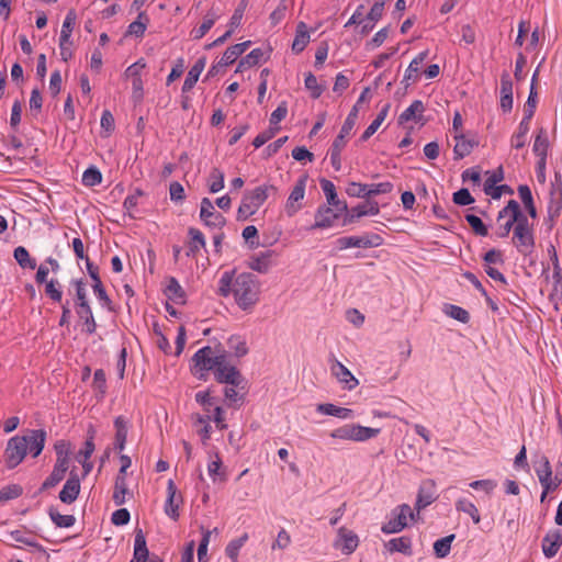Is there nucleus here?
I'll list each match as a JSON object with an SVG mask.
<instances>
[{
    "mask_svg": "<svg viewBox=\"0 0 562 562\" xmlns=\"http://www.w3.org/2000/svg\"><path fill=\"white\" fill-rule=\"evenodd\" d=\"M224 188V173L218 168L214 167L209 177V190L216 193Z\"/></svg>",
    "mask_w": 562,
    "mask_h": 562,
    "instance_id": "nucleus-48",
    "label": "nucleus"
},
{
    "mask_svg": "<svg viewBox=\"0 0 562 562\" xmlns=\"http://www.w3.org/2000/svg\"><path fill=\"white\" fill-rule=\"evenodd\" d=\"M272 251L261 252L259 256H252L248 261V267L259 273H266L270 267Z\"/></svg>",
    "mask_w": 562,
    "mask_h": 562,
    "instance_id": "nucleus-33",
    "label": "nucleus"
},
{
    "mask_svg": "<svg viewBox=\"0 0 562 562\" xmlns=\"http://www.w3.org/2000/svg\"><path fill=\"white\" fill-rule=\"evenodd\" d=\"M168 497L165 505V513L173 520L179 518V504L182 502L181 495L177 496V487L172 480L168 481Z\"/></svg>",
    "mask_w": 562,
    "mask_h": 562,
    "instance_id": "nucleus-17",
    "label": "nucleus"
},
{
    "mask_svg": "<svg viewBox=\"0 0 562 562\" xmlns=\"http://www.w3.org/2000/svg\"><path fill=\"white\" fill-rule=\"evenodd\" d=\"M75 23H76V13L74 10H70L64 20L59 40H63L64 42H69V40L71 37V33L74 31Z\"/></svg>",
    "mask_w": 562,
    "mask_h": 562,
    "instance_id": "nucleus-50",
    "label": "nucleus"
},
{
    "mask_svg": "<svg viewBox=\"0 0 562 562\" xmlns=\"http://www.w3.org/2000/svg\"><path fill=\"white\" fill-rule=\"evenodd\" d=\"M165 294L169 300L173 301L177 304L186 303V293L180 283L178 282V280L173 277H170L168 279V285L165 290Z\"/></svg>",
    "mask_w": 562,
    "mask_h": 562,
    "instance_id": "nucleus-28",
    "label": "nucleus"
},
{
    "mask_svg": "<svg viewBox=\"0 0 562 562\" xmlns=\"http://www.w3.org/2000/svg\"><path fill=\"white\" fill-rule=\"evenodd\" d=\"M536 76H537V71L535 72V75L532 77L530 92H529L527 102L525 103V106H524V117H522V120L528 121V122L531 121V119H532V116L535 114V111H536L537 102H538V100H537V91H536V88H535Z\"/></svg>",
    "mask_w": 562,
    "mask_h": 562,
    "instance_id": "nucleus-36",
    "label": "nucleus"
},
{
    "mask_svg": "<svg viewBox=\"0 0 562 562\" xmlns=\"http://www.w3.org/2000/svg\"><path fill=\"white\" fill-rule=\"evenodd\" d=\"M27 453V441L25 437L14 436L9 439L4 451L5 463L9 469L18 467Z\"/></svg>",
    "mask_w": 562,
    "mask_h": 562,
    "instance_id": "nucleus-3",
    "label": "nucleus"
},
{
    "mask_svg": "<svg viewBox=\"0 0 562 562\" xmlns=\"http://www.w3.org/2000/svg\"><path fill=\"white\" fill-rule=\"evenodd\" d=\"M188 234L190 236V241L188 245L189 249L187 251V256L194 257L200 248L205 247V239L202 232L194 227H190Z\"/></svg>",
    "mask_w": 562,
    "mask_h": 562,
    "instance_id": "nucleus-30",
    "label": "nucleus"
},
{
    "mask_svg": "<svg viewBox=\"0 0 562 562\" xmlns=\"http://www.w3.org/2000/svg\"><path fill=\"white\" fill-rule=\"evenodd\" d=\"M216 20L217 15L214 12L209 11L203 19L202 24L198 29L193 30L194 38H202L212 29Z\"/></svg>",
    "mask_w": 562,
    "mask_h": 562,
    "instance_id": "nucleus-45",
    "label": "nucleus"
},
{
    "mask_svg": "<svg viewBox=\"0 0 562 562\" xmlns=\"http://www.w3.org/2000/svg\"><path fill=\"white\" fill-rule=\"evenodd\" d=\"M235 270L225 271L218 281V295L227 297L233 293L236 304L243 311L251 310L259 301L260 284L257 277L243 272L234 278Z\"/></svg>",
    "mask_w": 562,
    "mask_h": 562,
    "instance_id": "nucleus-1",
    "label": "nucleus"
},
{
    "mask_svg": "<svg viewBox=\"0 0 562 562\" xmlns=\"http://www.w3.org/2000/svg\"><path fill=\"white\" fill-rule=\"evenodd\" d=\"M270 192L277 193L278 189L272 184H265L251 191H246L237 211V220L246 221L254 215L268 199Z\"/></svg>",
    "mask_w": 562,
    "mask_h": 562,
    "instance_id": "nucleus-2",
    "label": "nucleus"
},
{
    "mask_svg": "<svg viewBox=\"0 0 562 562\" xmlns=\"http://www.w3.org/2000/svg\"><path fill=\"white\" fill-rule=\"evenodd\" d=\"M465 220L469 223V225L471 226V228L475 235L483 236V237L487 236L488 229L479 216H476L474 214H467Z\"/></svg>",
    "mask_w": 562,
    "mask_h": 562,
    "instance_id": "nucleus-53",
    "label": "nucleus"
},
{
    "mask_svg": "<svg viewBox=\"0 0 562 562\" xmlns=\"http://www.w3.org/2000/svg\"><path fill=\"white\" fill-rule=\"evenodd\" d=\"M127 483L126 480L115 479L114 492H113V502L116 506H121L125 503V495L127 494Z\"/></svg>",
    "mask_w": 562,
    "mask_h": 562,
    "instance_id": "nucleus-49",
    "label": "nucleus"
},
{
    "mask_svg": "<svg viewBox=\"0 0 562 562\" xmlns=\"http://www.w3.org/2000/svg\"><path fill=\"white\" fill-rule=\"evenodd\" d=\"M353 425H345L334 429L330 437L335 439L353 440Z\"/></svg>",
    "mask_w": 562,
    "mask_h": 562,
    "instance_id": "nucleus-62",
    "label": "nucleus"
},
{
    "mask_svg": "<svg viewBox=\"0 0 562 562\" xmlns=\"http://www.w3.org/2000/svg\"><path fill=\"white\" fill-rule=\"evenodd\" d=\"M57 285H58V282L55 280H50V281L46 282L45 283V293L50 300H53L55 302H60L61 297H63V293Z\"/></svg>",
    "mask_w": 562,
    "mask_h": 562,
    "instance_id": "nucleus-64",
    "label": "nucleus"
},
{
    "mask_svg": "<svg viewBox=\"0 0 562 562\" xmlns=\"http://www.w3.org/2000/svg\"><path fill=\"white\" fill-rule=\"evenodd\" d=\"M390 108H391L390 103H386L383 105L381 111L378 113L376 117L372 121V123L366 128V131L361 135L360 139L362 142L368 140L378 131V128L381 126V124L385 120Z\"/></svg>",
    "mask_w": 562,
    "mask_h": 562,
    "instance_id": "nucleus-32",
    "label": "nucleus"
},
{
    "mask_svg": "<svg viewBox=\"0 0 562 562\" xmlns=\"http://www.w3.org/2000/svg\"><path fill=\"white\" fill-rule=\"evenodd\" d=\"M562 546V532L560 529H552L542 539V552L550 559L557 555Z\"/></svg>",
    "mask_w": 562,
    "mask_h": 562,
    "instance_id": "nucleus-14",
    "label": "nucleus"
},
{
    "mask_svg": "<svg viewBox=\"0 0 562 562\" xmlns=\"http://www.w3.org/2000/svg\"><path fill=\"white\" fill-rule=\"evenodd\" d=\"M330 371L331 374L344 384V387L349 391L353 390L359 384L353 374L338 360H334Z\"/></svg>",
    "mask_w": 562,
    "mask_h": 562,
    "instance_id": "nucleus-16",
    "label": "nucleus"
},
{
    "mask_svg": "<svg viewBox=\"0 0 562 562\" xmlns=\"http://www.w3.org/2000/svg\"><path fill=\"white\" fill-rule=\"evenodd\" d=\"M305 88L311 91V97L317 99L322 95L324 88L317 83V78L308 72L304 80Z\"/></svg>",
    "mask_w": 562,
    "mask_h": 562,
    "instance_id": "nucleus-56",
    "label": "nucleus"
},
{
    "mask_svg": "<svg viewBox=\"0 0 562 562\" xmlns=\"http://www.w3.org/2000/svg\"><path fill=\"white\" fill-rule=\"evenodd\" d=\"M65 475H66V472L54 468L52 473L43 482L40 491L43 492L48 488L55 487L57 484H59L65 479Z\"/></svg>",
    "mask_w": 562,
    "mask_h": 562,
    "instance_id": "nucleus-54",
    "label": "nucleus"
},
{
    "mask_svg": "<svg viewBox=\"0 0 562 562\" xmlns=\"http://www.w3.org/2000/svg\"><path fill=\"white\" fill-rule=\"evenodd\" d=\"M436 494V484L432 480H425L420 483L417 499H416V508L420 510L437 499Z\"/></svg>",
    "mask_w": 562,
    "mask_h": 562,
    "instance_id": "nucleus-13",
    "label": "nucleus"
},
{
    "mask_svg": "<svg viewBox=\"0 0 562 562\" xmlns=\"http://www.w3.org/2000/svg\"><path fill=\"white\" fill-rule=\"evenodd\" d=\"M390 552H401L405 555H412V540L409 537H400L391 539L385 543Z\"/></svg>",
    "mask_w": 562,
    "mask_h": 562,
    "instance_id": "nucleus-29",
    "label": "nucleus"
},
{
    "mask_svg": "<svg viewBox=\"0 0 562 562\" xmlns=\"http://www.w3.org/2000/svg\"><path fill=\"white\" fill-rule=\"evenodd\" d=\"M367 215L366 205L359 204L356 207H352L349 213H347L344 217V225H349L355 223L358 218Z\"/></svg>",
    "mask_w": 562,
    "mask_h": 562,
    "instance_id": "nucleus-59",
    "label": "nucleus"
},
{
    "mask_svg": "<svg viewBox=\"0 0 562 562\" xmlns=\"http://www.w3.org/2000/svg\"><path fill=\"white\" fill-rule=\"evenodd\" d=\"M246 7H247V2L245 0H241L231 18L229 30L234 31L236 27H238L240 25Z\"/></svg>",
    "mask_w": 562,
    "mask_h": 562,
    "instance_id": "nucleus-63",
    "label": "nucleus"
},
{
    "mask_svg": "<svg viewBox=\"0 0 562 562\" xmlns=\"http://www.w3.org/2000/svg\"><path fill=\"white\" fill-rule=\"evenodd\" d=\"M228 346L234 350L236 357H244L248 352V348L246 346V341L241 339L239 336H232L228 339Z\"/></svg>",
    "mask_w": 562,
    "mask_h": 562,
    "instance_id": "nucleus-57",
    "label": "nucleus"
},
{
    "mask_svg": "<svg viewBox=\"0 0 562 562\" xmlns=\"http://www.w3.org/2000/svg\"><path fill=\"white\" fill-rule=\"evenodd\" d=\"M194 367L201 371H215L217 368V361L214 359V351L212 347L205 346L199 349L193 358Z\"/></svg>",
    "mask_w": 562,
    "mask_h": 562,
    "instance_id": "nucleus-11",
    "label": "nucleus"
},
{
    "mask_svg": "<svg viewBox=\"0 0 562 562\" xmlns=\"http://www.w3.org/2000/svg\"><path fill=\"white\" fill-rule=\"evenodd\" d=\"M14 259L23 269H35L36 268V260L34 258H31L27 249L23 246H19L13 251Z\"/></svg>",
    "mask_w": 562,
    "mask_h": 562,
    "instance_id": "nucleus-40",
    "label": "nucleus"
},
{
    "mask_svg": "<svg viewBox=\"0 0 562 562\" xmlns=\"http://www.w3.org/2000/svg\"><path fill=\"white\" fill-rule=\"evenodd\" d=\"M48 515L52 521L59 528H69L75 525L76 518L72 515H61L57 509L50 507Z\"/></svg>",
    "mask_w": 562,
    "mask_h": 562,
    "instance_id": "nucleus-42",
    "label": "nucleus"
},
{
    "mask_svg": "<svg viewBox=\"0 0 562 562\" xmlns=\"http://www.w3.org/2000/svg\"><path fill=\"white\" fill-rule=\"evenodd\" d=\"M341 213L333 206L321 205L316 211L315 223L311 226V229L330 227Z\"/></svg>",
    "mask_w": 562,
    "mask_h": 562,
    "instance_id": "nucleus-10",
    "label": "nucleus"
},
{
    "mask_svg": "<svg viewBox=\"0 0 562 562\" xmlns=\"http://www.w3.org/2000/svg\"><path fill=\"white\" fill-rule=\"evenodd\" d=\"M456 508L458 512L468 514L474 524H479L481 521L479 509L472 502L467 499H459L456 503Z\"/></svg>",
    "mask_w": 562,
    "mask_h": 562,
    "instance_id": "nucleus-44",
    "label": "nucleus"
},
{
    "mask_svg": "<svg viewBox=\"0 0 562 562\" xmlns=\"http://www.w3.org/2000/svg\"><path fill=\"white\" fill-rule=\"evenodd\" d=\"M247 539H248V535L244 533L241 537L231 541L227 544L225 552H226L227 557H229L233 560V562H237L238 552H239L240 548L244 546V543L247 541Z\"/></svg>",
    "mask_w": 562,
    "mask_h": 562,
    "instance_id": "nucleus-52",
    "label": "nucleus"
},
{
    "mask_svg": "<svg viewBox=\"0 0 562 562\" xmlns=\"http://www.w3.org/2000/svg\"><path fill=\"white\" fill-rule=\"evenodd\" d=\"M77 314L79 318L83 321L86 333L89 335L93 334L97 329V323L94 321L90 304L86 305L85 307H77Z\"/></svg>",
    "mask_w": 562,
    "mask_h": 562,
    "instance_id": "nucleus-41",
    "label": "nucleus"
},
{
    "mask_svg": "<svg viewBox=\"0 0 562 562\" xmlns=\"http://www.w3.org/2000/svg\"><path fill=\"white\" fill-rule=\"evenodd\" d=\"M214 378L218 383L233 385L241 391L245 389V379L234 366L217 367L214 371Z\"/></svg>",
    "mask_w": 562,
    "mask_h": 562,
    "instance_id": "nucleus-5",
    "label": "nucleus"
},
{
    "mask_svg": "<svg viewBox=\"0 0 562 562\" xmlns=\"http://www.w3.org/2000/svg\"><path fill=\"white\" fill-rule=\"evenodd\" d=\"M246 393V387L241 391L236 386L227 384V386L224 389V395L227 405L234 408H237L243 404Z\"/></svg>",
    "mask_w": 562,
    "mask_h": 562,
    "instance_id": "nucleus-31",
    "label": "nucleus"
},
{
    "mask_svg": "<svg viewBox=\"0 0 562 562\" xmlns=\"http://www.w3.org/2000/svg\"><path fill=\"white\" fill-rule=\"evenodd\" d=\"M148 23H149L148 15L146 14V12L140 11L138 13L137 19L128 25L126 35H134L136 37H142L146 31Z\"/></svg>",
    "mask_w": 562,
    "mask_h": 562,
    "instance_id": "nucleus-35",
    "label": "nucleus"
},
{
    "mask_svg": "<svg viewBox=\"0 0 562 562\" xmlns=\"http://www.w3.org/2000/svg\"><path fill=\"white\" fill-rule=\"evenodd\" d=\"M452 201L454 204L463 206L473 203L474 199L468 189L462 188L453 193Z\"/></svg>",
    "mask_w": 562,
    "mask_h": 562,
    "instance_id": "nucleus-60",
    "label": "nucleus"
},
{
    "mask_svg": "<svg viewBox=\"0 0 562 562\" xmlns=\"http://www.w3.org/2000/svg\"><path fill=\"white\" fill-rule=\"evenodd\" d=\"M562 211V182L560 178H555V181L551 182L549 192V203L547 213H557L561 215Z\"/></svg>",
    "mask_w": 562,
    "mask_h": 562,
    "instance_id": "nucleus-19",
    "label": "nucleus"
},
{
    "mask_svg": "<svg viewBox=\"0 0 562 562\" xmlns=\"http://www.w3.org/2000/svg\"><path fill=\"white\" fill-rule=\"evenodd\" d=\"M383 243V238L378 234H368L364 236H348L340 237L337 240L339 249H346L349 247L358 248H371L379 247Z\"/></svg>",
    "mask_w": 562,
    "mask_h": 562,
    "instance_id": "nucleus-4",
    "label": "nucleus"
},
{
    "mask_svg": "<svg viewBox=\"0 0 562 562\" xmlns=\"http://www.w3.org/2000/svg\"><path fill=\"white\" fill-rule=\"evenodd\" d=\"M425 110L426 108L423 101H413V103L404 112L400 114L398 124L403 125L408 121H415L416 123L420 122L423 120V113L425 112Z\"/></svg>",
    "mask_w": 562,
    "mask_h": 562,
    "instance_id": "nucleus-24",
    "label": "nucleus"
},
{
    "mask_svg": "<svg viewBox=\"0 0 562 562\" xmlns=\"http://www.w3.org/2000/svg\"><path fill=\"white\" fill-rule=\"evenodd\" d=\"M398 509L400 513L397 514V516L382 526L381 530L384 533L400 532L407 525V516L414 518V513L412 512L411 507L407 504L398 506Z\"/></svg>",
    "mask_w": 562,
    "mask_h": 562,
    "instance_id": "nucleus-9",
    "label": "nucleus"
},
{
    "mask_svg": "<svg viewBox=\"0 0 562 562\" xmlns=\"http://www.w3.org/2000/svg\"><path fill=\"white\" fill-rule=\"evenodd\" d=\"M306 180H307L306 176L301 177L296 181L294 188L292 189V191L288 198V201L285 204V211L289 216H293L301 209V205H296L295 203L303 200V198H304Z\"/></svg>",
    "mask_w": 562,
    "mask_h": 562,
    "instance_id": "nucleus-12",
    "label": "nucleus"
},
{
    "mask_svg": "<svg viewBox=\"0 0 562 562\" xmlns=\"http://www.w3.org/2000/svg\"><path fill=\"white\" fill-rule=\"evenodd\" d=\"M114 428H115L114 449L121 452L125 448L127 432H128V422L123 416H119L114 420Z\"/></svg>",
    "mask_w": 562,
    "mask_h": 562,
    "instance_id": "nucleus-26",
    "label": "nucleus"
},
{
    "mask_svg": "<svg viewBox=\"0 0 562 562\" xmlns=\"http://www.w3.org/2000/svg\"><path fill=\"white\" fill-rule=\"evenodd\" d=\"M353 441H364L380 434L379 428L364 427L361 425H353Z\"/></svg>",
    "mask_w": 562,
    "mask_h": 562,
    "instance_id": "nucleus-47",
    "label": "nucleus"
},
{
    "mask_svg": "<svg viewBox=\"0 0 562 562\" xmlns=\"http://www.w3.org/2000/svg\"><path fill=\"white\" fill-rule=\"evenodd\" d=\"M263 58V50L261 48H255L252 49L248 55H246L238 63L236 71H243L247 68H250L257 64H259Z\"/></svg>",
    "mask_w": 562,
    "mask_h": 562,
    "instance_id": "nucleus-39",
    "label": "nucleus"
},
{
    "mask_svg": "<svg viewBox=\"0 0 562 562\" xmlns=\"http://www.w3.org/2000/svg\"><path fill=\"white\" fill-rule=\"evenodd\" d=\"M23 494V488L19 484H11L0 491V502H7L20 497Z\"/></svg>",
    "mask_w": 562,
    "mask_h": 562,
    "instance_id": "nucleus-55",
    "label": "nucleus"
},
{
    "mask_svg": "<svg viewBox=\"0 0 562 562\" xmlns=\"http://www.w3.org/2000/svg\"><path fill=\"white\" fill-rule=\"evenodd\" d=\"M454 538L456 536L452 533L437 540L434 543V551L437 558H445L450 553L451 542L453 541Z\"/></svg>",
    "mask_w": 562,
    "mask_h": 562,
    "instance_id": "nucleus-46",
    "label": "nucleus"
},
{
    "mask_svg": "<svg viewBox=\"0 0 562 562\" xmlns=\"http://www.w3.org/2000/svg\"><path fill=\"white\" fill-rule=\"evenodd\" d=\"M445 312L451 317V318H454L463 324H467L469 323L470 321V314L467 310L458 306V305H453V304H447L446 305V308H445Z\"/></svg>",
    "mask_w": 562,
    "mask_h": 562,
    "instance_id": "nucleus-51",
    "label": "nucleus"
},
{
    "mask_svg": "<svg viewBox=\"0 0 562 562\" xmlns=\"http://www.w3.org/2000/svg\"><path fill=\"white\" fill-rule=\"evenodd\" d=\"M319 183L326 195L327 205L335 207L338 212H348L346 201L339 200L337 196L335 184L325 178L321 179Z\"/></svg>",
    "mask_w": 562,
    "mask_h": 562,
    "instance_id": "nucleus-15",
    "label": "nucleus"
},
{
    "mask_svg": "<svg viewBox=\"0 0 562 562\" xmlns=\"http://www.w3.org/2000/svg\"><path fill=\"white\" fill-rule=\"evenodd\" d=\"M205 65H206V58L205 57H201L190 68L189 72H188V75L186 77V80L183 82V86H182V93H187V92H189V91H191L193 89V87L195 86L196 81L199 80V77H200L201 72L205 68Z\"/></svg>",
    "mask_w": 562,
    "mask_h": 562,
    "instance_id": "nucleus-25",
    "label": "nucleus"
},
{
    "mask_svg": "<svg viewBox=\"0 0 562 562\" xmlns=\"http://www.w3.org/2000/svg\"><path fill=\"white\" fill-rule=\"evenodd\" d=\"M346 192L350 196L369 198L368 186L367 184L351 182L347 187Z\"/></svg>",
    "mask_w": 562,
    "mask_h": 562,
    "instance_id": "nucleus-61",
    "label": "nucleus"
},
{
    "mask_svg": "<svg viewBox=\"0 0 562 562\" xmlns=\"http://www.w3.org/2000/svg\"><path fill=\"white\" fill-rule=\"evenodd\" d=\"M513 243L521 255H530L535 248V237L532 231H524L520 232V235H514Z\"/></svg>",
    "mask_w": 562,
    "mask_h": 562,
    "instance_id": "nucleus-23",
    "label": "nucleus"
},
{
    "mask_svg": "<svg viewBox=\"0 0 562 562\" xmlns=\"http://www.w3.org/2000/svg\"><path fill=\"white\" fill-rule=\"evenodd\" d=\"M518 194L528 212V214L532 217H537V209L533 203L532 193L530 188L527 184H520L518 187Z\"/></svg>",
    "mask_w": 562,
    "mask_h": 562,
    "instance_id": "nucleus-37",
    "label": "nucleus"
},
{
    "mask_svg": "<svg viewBox=\"0 0 562 562\" xmlns=\"http://www.w3.org/2000/svg\"><path fill=\"white\" fill-rule=\"evenodd\" d=\"M457 144L453 148L454 159H462L470 155L472 149L479 145L477 139L467 138L464 134L460 133L454 136Z\"/></svg>",
    "mask_w": 562,
    "mask_h": 562,
    "instance_id": "nucleus-22",
    "label": "nucleus"
},
{
    "mask_svg": "<svg viewBox=\"0 0 562 562\" xmlns=\"http://www.w3.org/2000/svg\"><path fill=\"white\" fill-rule=\"evenodd\" d=\"M549 148V139L547 132L543 127L539 128L533 143V153L539 157L538 166L546 167V159Z\"/></svg>",
    "mask_w": 562,
    "mask_h": 562,
    "instance_id": "nucleus-21",
    "label": "nucleus"
},
{
    "mask_svg": "<svg viewBox=\"0 0 562 562\" xmlns=\"http://www.w3.org/2000/svg\"><path fill=\"white\" fill-rule=\"evenodd\" d=\"M27 441V449L32 457L36 458L44 449L46 441V431L44 429L31 430L29 435L24 436Z\"/></svg>",
    "mask_w": 562,
    "mask_h": 562,
    "instance_id": "nucleus-20",
    "label": "nucleus"
},
{
    "mask_svg": "<svg viewBox=\"0 0 562 562\" xmlns=\"http://www.w3.org/2000/svg\"><path fill=\"white\" fill-rule=\"evenodd\" d=\"M310 43V33L307 25L304 22H299L296 25L295 37L292 43V52L294 54L302 53Z\"/></svg>",
    "mask_w": 562,
    "mask_h": 562,
    "instance_id": "nucleus-27",
    "label": "nucleus"
},
{
    "mask_svg": "<svg viewBox=\"0 0 562 562\" xmlns=\"http://www.w3.org/2000/svg\"><path fill=\"white\" fill-rule=\"evenodd\" d=\"M501 109L503 112H510L513 109V82L508 72L501 76Z\"/></svg>",
    "mask_w": 562,
    "mask_h": 562,
    "instance_id": "nucleus-18",
    "label": "nucleus"
},
{
    "mask_svg": "<svg viewBox=\"0 0 562 562\" xmlns=\"http://www.w3.org/2000/svg\"><path fill=\"white\" fill-rule=\"evenodd\" d=\"M530 122L521 120L518 126V131L512 137V145L516 149H520L526 144V135L529 132Z\"/></svg>",
    "mask_w": 562,
    "mask_h": 562,
    "instance_id": "nucleus-43",
    "label": "nucleus"
},
{
    "mask_svg": "<svg viewBox=\"0 0 562 562\" xmlns=\"http://www.w3.org/2000/svg\"><path fill=\"white\" fill-rule=\"evenodd\" d=\"M102 181V175L97 168H89L82 175V182L86 186L93 187Z\"/></svg>",
    "mask_w": 562,
    "mask_h": 562,
    "instance_id": "nucleus-58",
    "label": "nucleus"
},
{
    "mask_svg": "<svg viewBox=\"0 0 562 562\" xmlns=\"http://www.w3.org/2000/svg\"><path fill=\"white\" fill-rule=\"evenodd\" d=\"M80 493V480L75 470L70 471L69 477L59 492V499L64 504H72Z\"/></svg>",
    "mask_w": 562,
    "mask_h": 562,
    "instance_id": "nucleus-8",
    "label": "nucleus"
},
{
    "mask_svg": "<svg viewBox=\"0 0 562 562\" xmlns=\"http://www.w3.org/2000/svg\"><path fill=\"white\" fill-rule=\"evenodd\" d=\"M200 217L207 226L223 227L226 223L225 217L215 212L212 201L209 198H203L201 201Z\"/></svg>",
    "mask_w": 562,
    "mask_h": 562,
    "instance_id": "nucleus-7",
    "label": "nucleus"
},
{
    "mask_svg": "<svg viewBox=\"0 0 562 562\" xmlns=\"http://www.w3.org/2000/svg\"><path fill=\"white\" fill-rule=\"evenodd\" d=\"M317 411L323 414L339 417V418H349L352 416L351 409L346 408V407H339V406H336L330 403L319 404L317 406Z\"/></svg>",
    "mask_w": 562,
    "mask_h": 562,
    "instance_id": "nucleus-38",
    "label": "nucleus"
},
{
    "mask_svg": "<svg viewBox=\"0 0 562 562\" xmlns=\"http://www.w3.org/2000/svg\"><path fill=\"white\" fill-rule=\"evenodd\" d=\"M359 544L358 536L352 531L347 529L346 527H340L338 529L337 539L334 542V547L340 550L344 554H351L356 551Z\"/></svg>",
    "mask_w": 562,
    "mask_h": 562,
    "instance_id": "nucleus-6",
    "label": "nucleus"
},
{
    "mask_svg": "<svg viewBox=\"0 0 562 562\" xmlns=\"http://www.w3.org/2000/svg\"><path fill=\"white\" fill-rule=\"evenodd\" d=\"M428 56V52H422L419 53L408 65L406 72L404 75L403 82L406 83V86L409 85V80H416L417 74L419 71L420 65L425 61V59Z\"/></svg>",
    "mask_w": 562,
    "mask_h": 562,
    "instance_id": "nucleus-34",
    "label": "nucleus"
}]
</instances>
